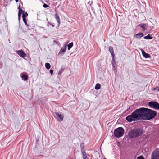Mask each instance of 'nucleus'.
<instances>
[{
  "label": "nucleus",
  "instance_id": "nucleus-1",
  "mask_svg": "<svg viewBox=\"0 0 159 159\" xmlns=\"http://www.w3.org/2000/svg\"><path fill=\"white\" fill-rule=\"evenodd\" d=\"M156 115L155 111L142 107L136 109L131 115L127 116L126 119L129 122L139 120H149L154 118Z\"/></svg>",
  "mask_w": 159,
  "mask_h": 159
},
{
  "label": "nucleus",
  "instance_id": "nucleus-2",
  "mask_svg": "<svg viewBox=\"0 0 159 159\" xmlns=\"http://www.w3.org/2000/svg\"><path fill=\"white\" fill-rule=\"evenodd\" d=\"M143 132L142 129H135L131 130L129 133L128 135L130 138H136L141 136Z\"/></svg>",
  "mask_w": 159,
  "mask_h": 159
},
{
  "label": "nucleus",
  "instance_id": "nucleus-3",
  "mask_svg": "<svg viewBox=\"0 0 159 159\" xmlns=\"http://www.w3.org/2000/svg\"><path fill=\"white\" fill-rule=\"evenodd\" d=\"M124 131V130L123 128L120 127L115 129L114 134L115 137L119 138L123 136Z\"/></svg>",
  "mask_w": 159,
  "mask_h": 159
},
{
  "label": "nucleus",
  "instance_id": "nucleus-4",
  "mask_svg": "<svg viewBox=\"0 0 159 159\" xmlns=\"http://www.w3.org/2000/svg\"><path fill=\"white\" fill-rule=\"evenodd\" d=\"M151 159H159V149L155 150L151 155Z\"/></svg>",
  "mask_w": 159,
  "mask_h": 159
},
{
  "label": "nucleus",
  "instance_id": "nucleus-5",
  "mask_svg": "<svg viewBox=\"0 0 159 159\" xmlns=\"http://www.w3.org/2000/svg\"><path fill=\"white\" fill-rule=\"evenodd\" d=\"M148 105L155 109H159V103L156 102H150L148 103Z\"/></svg>",
  "mask_w": 159,
  "mask_h": 159
},
{
  "label": "nucleus",
  "instance_id": "nucleus-6",
  "mask_svg": "<svg viewBox=\"0 0 159 159\" xmlns=\"http://www.w3.org/2000/svg\"><path fill=\"white\" fill-rule=\"evenodd\" d=\"M18 9H19V12L18 13V19L19 20H20L21 14H23V12H24V10H22L20 8V5L19 6Z\"/></svg>",
  "mask_w": 159,
  "mask_h": 159
},
{
  "label": "nucleus",
  "instance_id": "nucleus-7",
  "mask_svg": "<svg viewBox=\"0 0 159 159\" xmlns=\"http://www.w3.org/2000/svg\"><path fill=\"white\" fill-rule=\"evenodd\" d=\"M17 53L22 57H24L26 56V54L22 50L17 51Z\"/></svg>",
  "mask_w": 159,
  "mask_h": 159
},
{
  "label": "nucleus",
  "instance_id": "nucleus-8",
  "mask_svg": "<svg viewBox=\"0 0 159 159\" xmlns=\"http://www.w3.org/2000/svg\"><path fill=\"white\" fill-rule=\"evenodd\" d=\"M55 114L59 118V121H62L63 120V118L64 117V115H62L61 114H59V113L57 112H55Z\"/></svg>",
  "mask_w": 159,
  "mask_h": 159
},
{
  "label": "nucleus",
  "instance_id": "nucleus-9",
  "mask_svg": "<svg viewBox=\"0 0 159 159\" xmlns=\"http://www.w3.org/2000/svg\"><path fill=\"white\" fill-rule=\"evenodd\" d=\"M142 53L143 56L146 58H148L150 57V56L149 54L146 53L143 50L142 51Z\"/></svg>",
  "mask_w": 159,
  "mask_h": 159
},
{
  "label": "nucleus",
  "instance_id": "nucleus-10",
  "mask_svg": "<svg viewBox=\"0 0 159 159\" xmlns=\"http://www.w3.org/2000/svg\"><path fill=\"white\" fill-rule=\"evenodd\" d=\"M143 34L142 33H139L137 34H135L134 36V37L136 38H139L142 37H143Z\"/></svg>",
  "mask_w": 159,
  "mask_h": 159
},
{
  "label": "nucleus",
  "instance_id": "nucleus-11",
  "mask_svg": "<svg viewBox=\"0 0 159 159\" xmlns=\"http://www.w3.org/2000/svg\"><path fill=\"white\" fill-rule=\"evenodd\" d=\"M109 51L111 54L113 58H114V50L113 48L112 47H109Z\"/></svg>",
  "mask_w": 159,
  "mask_h": 159
},
{
  "label": "nucleus",
  "instance_id": "nucleus-12",
  "mask_svg": "<svg viewBox=\"0 0 159 159\" xmlns=\"http://www.w3.org/2000/svg\"><path fill=\"white\" fill-rule=\"evenodd\" d=\"M21 76L22 79L25 81H26L28 80V76L26 74H24L21 75Z\"/></svg>",
  "mask_w": 159,
  "mask_h": 159
},
{
  "label": "nucleus",
  "instance_id": "nucleus-13",
  "mask_svg": "<svg viewBox=\"0 0 159 159\" xmlns=\"http://www.w3.org/2000/svg\"><path fill=\"white\" fill-rule=\"evenodd\" d=\"M55 19L56 20L57 22L58 23V25L59 26L60 24V18L57 13H56L55 15Z\"/></svg>",
  "mask_w": 159,
  "mask_h": 159
},
{
  "label": "nucleus",
  "instance_id": "nucleus-14",
  "mask_svg": "<svg viewBox=\"0 0 159 159\" xmlns=\"http://www.w3.org/2000/svg\"><path fill=\"white\" fill-rule=\"evenodd\" d=\"M45 66L46 69H49L51 67V65L49 63H47L45 64Z\"/></svg>",
  "mask_w": 159,
  "mask_h": 159
},
{
  "label": "nucleus",
  "instance_id": "nucleus-15",
  "mask_svg": "<svg viewBox=\"0 0 159 159\" xmlns=\"http://www.w3.org/2000/svg\"><path fill=\"white\" fill-rule=\"evenodd\" d=\"M101 88V85L99 83L97 84L95 86V89L97 90Z\"/></svg>",
  "mask_w": 159,
  "mask_h": 159
},
{
  "label": "nucleus",
  "instance_id": "nucleus-16",
  "mask_svg": "<svg viewBox=\"0 0 159 159\" xmlns=\"http://www.w3.org/2000/svg\"><path fill=\"white\" fill-rule=\"evenodd\" d=\"M144 38L146 39H152V37H151L149 34L148 35L145 36L144 37Z\"/></svg>",
  "mask_w": 159,
  "mask_h": 159
},
{
  "label": "nucleus",
  "instance_id": "nucleus-17",
  "mask_svg": "<svg viewBox=\"0 0 159 159\" xmlns=\"http://www.w3.org/2000/svg\"><path fill=\"white\" fill-rule=\"evenodd\" d=\"M73 44L72 42H71V43H69L68 45V49L69 50L73 46Z\"/></svg>",
  "mask_w": 159,
  "mask_h": 159
},
{
  "label": "nucleus",
  "instance_id": "nucleus-18",
  "mask_svg": "<svg viewBox=\"0 0 159 159\" xmlns=\"http://www.w3.org/2000/svg\"><path fill=\"white\" fill-rule=\"evenodd\" d=\"M22 18H23V21L24 22L25 25L27 26H28L27 25V22L26 18L25 17H24V16H23L22 17Z\"/></svg>",
  "mask_w": 159,
  "mask_h": 159
},
{
  "label": "nucleus",
  "instance_id": "nucleus-19",
  "mask_svg": "<svg viewBox=\"0 0 159 159\" xmlns=\"http://www.w3.org/2000/svg\"><path fill=\"white\" fill-rule=\"evenodd\" d=\"M28 16V14L26 12L25 13V11H24V12H23V13L22 15V17L23 16H24V17H27V16Z\"/></svg>",
  "mask_w": 159,
  "mask_h": 159
},
{
  "label": "nucleus",
  "instance_id": "nucleus-20",
  "mask_svg": "<svg viewBox=\"0 0 159 159\" xmlns=\"http://www.w3.org/2000/svg\"><path fill=\"white\" fill-rule=\"evenodd\" d=\"M66 50V47H65L64 48H61V49L60 52H65Z\"/></svg>",
  "mask_w": 159,
  "mask_h": 159
},
{
  "label": "nucleus",
  "instance_id": "nucleus-21",
  "mask_svg": "<svg viewBox=\"0 0 159 159\" xmlns=\"http://www.w3.org/2000/svg\"><path fill=\"white\" fill-rule=\"evenodd\" d=\"M83 158L84 159H85L87 158V156L85 153H83Z\"/></svg>",
  "mask_w": 159,
  "mask_h": 159
},
{
  "label": "nucleus",
  "instance_id": "nucleus-22",
  "mask_svg": "<svg viewBox=\"0 0 159 159\" xmlns=\"http://www.w3.org/2000/svg\"><path fill=\"white\" fill-rule=\"evenodd\" d=\"M153 90H157V91H159V87H157L156 88H153Z\"/></svg>",
  "mask_w": 159,
  "mask_h": 159
},
{
  "label": "nucleus",
  "instance_id": "nucleus-23",
  "mask_svg": "<svg viewBox=\"0 0 159 159\" xmlns=\"http://www.w3.org/2000/svg\"><path fill=\"white\" fill-rule=\"evenodd\" d=\"M137 159H144L143 157V156H140L137 157Z\"/></svg>",
  "mask_w": 159,
  "mask_h": 159
},
{
  "label": "nucleus",
  "instance_id": "nucleus-24",
  "mask_svg": "<svg viewBox=\"0 0 159 159\" xmlns=\"http://www.w3.org/2000/svg\"><path fill=\"white\" fill-rule=\"evenodd\" d=\"M43 6L44 8H47L49 7V6L47 4H44L43 5Z\"/></svg>",
  "mask_w": 159,
  "mask_h": 159
},
{
  "label": "nucleus",
  "instance_id": "nucleus-25",
  "mask_svg": "<svg viewBox=\"0 0 159 159\" xmlns=\"http://www.w3.org/2000/svg\"><path fill=\"white\" fill-rule=\"evenodd\" d=\"M141 27L143 29V31H145V28L143 26L141 25Z\"/></svg>",
  "mask_w": 159,
  "mask_h": 159
},
{
  "label": "nucleus",
  "instance_id": "nucleus-26",
  "mask_svg": "<svg viewBox=\"0 0 159 159\" xmlns=\"http://www.w3.org/2000/svg\"><path fill=\"white\" fill-rule=\"evenodd\" d=\"M50 73L52 75L53 72V70H50Z\"/></svg>",
  "mask_w": 159,
  "mask_h": 159
},
{
  "label": "nucleus",
  "instance_id": "nucleus-27",
  "mask_svg": "<svg viewBox=\"0 0 159 159\" xmlns=\"http://www.w3.org/2000/svg\"><path fill=\"white\" fill-rule=\"evenodd\" d=\"M19 1V0H15V1L16 2H18Z\"/></svg>",
  "mask_w": 159,
  "mask_h": 159
},
{
  "label": "nucleus",
  "instance_id": "nucleus-28",
  "mask_svg": "<svg viewBox=\"0 0 159 159\" xmlns=\"http://www.w3.org/2000/svg\"><path fill=\"white\" fill-rule=\"evenodd\" d=\"M105 159H106V158H105Z\"/></svg>",
  "mask_w": 159,
  "mask_h": 159
}]
</instances>
